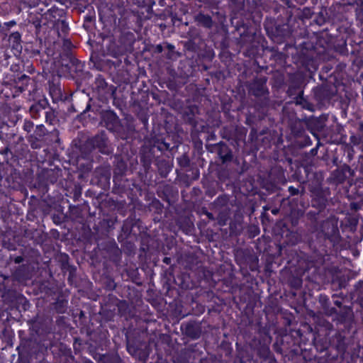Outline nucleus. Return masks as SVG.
Instances as JSON below:
<instances>
[{"label":"nucleus","instance_id":"obj_1","mask_svg":"<svg viewBox=\"0 0 363 363\" xmlns=\"http://www.w3.org/2000/svg\"><path fill=\"white\" fill-rule=\"evenodd\" d=\"M266 77L255 79L249 85V93L256 97L264 96L269 91Z\"/></svg>","mask_w":363,"mask_h":363},{"label":"nucleus","instance_id":"obj_2","mask_svg":"<svg viewBox=\"0 0 363 363\" xmlns=\"http://www.w3.org/2000/svg\"><path fill=\"white\" fill-rule=\"evenodd\" d=\"M49 106L47 99H41L33 104L30 108V113L33 119H38L42 115H44L46 109Z\"/></svg>","mask_w":363,"mask_h":363},{"label":"nucleus","instance_id":"obj_3","mask_svg":"<svg viewBox=\"0 0 363 363\" xmlns=\"http://www.w3.org/2000/svg\"><path fill=\"white\" fill-rule=\"evenodd\" d=\"M102 117L103 121L108 130H115L120 125V120L113 111H106L103 114Z\"/></svg>","mask_w":363,"mask_h":363},{"label":"nucleus","instance_id":"obj_4","mask_svg":"<svg viewBox=\"0 0 363 363\" xmlns=\"http://www.w3.org/2000/svg\"><path fill=\"white\" fill-rule=\"evenodd\" d=\"M91 143L92 145L98 148L101 152L104 154L108 153V151L106 150L107 138L104 134L96 135L91 138Z\"/></svg>","mask_w":363,"mask_h":363},{"label":"nucleus","instance_id":"obj_5","mask_svg":"<svg viewBox=\"0 0 363 363\" xmlns=\"http://www.w3.org/2000/svg\"><path fill=\"white\" fill-rule=\"evenodd\" d=\"M184 333L192 339H198L201 335V330L199 326L188 323L185 325Z\"/></svg>","mask_w":363,"mask_h":363},{"label":"nucleus","instance_id":"obj_6","mask_svg":"<svg viewBox=\"0 0 363 363\" xmlns=\"http://www.w3.org/2000/svg\"><path fill=\"white\" fill-rule=\"evenodd\" d=\"M295 103L297 105H300L303 108L313 111V105L308 102L303 96V91H301L294 98Z\"/></svg>","mask_w":363,"mask_h":363},{"label":"nucleus","instance_id":"obj_7","mask_svg":"<svg viewBox=\"0 0 363 363\" xmlns=\"http://www.w3.org/2000/svg\"><path fill=\"white\" fill-rule=\"evenodd\" d=\"M196 21L207 28H211L213 26L212 18L203 13H199L196 17Z\"/></svg>","mask_w":363,"mask_h":363},{"label":"nucleus","instance_id":"obj_8","mask_svg":"<svg viewBox=\"0 0 363 363\" xmlns=\"http://www.w3.org/2000/svg\"><path fill=\"white\" fill-rule=\"evenodd\" d=\"M320 302L323 305L325 313L328 315H332L337 313V311L334 308H329V298L327 296L320 295Z\"/></svg>","mask_w":363,"mask_h":363},{"label":"nucleus","instance_id":"obj_9","mask_svg":"<svg viewBox=\"0 0 363 363\" xmlns=\"http://www.w3.org/2000/svg\"><path fill=\"white\" fill-rule=\"evenodd\" d=\"M9 42L13 49H18L21 48V35L18 32L12 33L9 38Z\"/></svg>","mask_w":363,"mask_h":363},{"label":"nucleus","instance_id":"obj_10","mask_svg":"<svg viewBox=\"0 0 363 363\" xmlns=\"http://www.w3.org/2000/svg\"><path fill=\"white\" fill-rule=\"evenodd\" d=\"M47 130L43 125H38L34 132V135H31V138H34L37 141H42L43 138L47 135Z\"/></svg>","mask_w":363,"mask_h":363},{"label":"nucleus","instance_id":"obj_11","mask_svg":"<svg viewBox=\"0 0 363 363\" xmlns=\"http://www.w3.org/2000/svg\"><path fill=\"white\" fill-rule=\"evenodd\" d=\"M50 94L52 99V101L54 102H56V101L60 99L62 91L60 88L56 87V86L53 85L50 86Z\"/></svg>","mask_w":363,"mask_h":363},{"label":"nucleus","instance_id":"obj_12","mask_svg":"<svg viewBox=\"0 0 363 363\" xmlns=\"http://www.w3.org/2000/svg\"><path fill=\"white\" fill-rule=\"evenodd\" d=\"M229 218V211L224 210L220 211L218 216V223L220 225L223 226L226 224L227 220Z\"/></svg>","mask_w":363,"mask_h":363},{"label":"nucleus","instance_id":"obj_13","mask_svg":"<svg viewBox=\"0 0 363 363\" xmlns=\"http://www.w3.org/2000/svg\"><path fill=\"white\" fill-rule=\"evenodd\" d=\"M44 115L45 117L46 123H48L49 124H52V123L55 118V115H54L53 111L51 110V108H50L48 107V109H46Z\"/></svg>","mask_w":363,"mask_h":363},{"label":"nucleus","instance_id":"obj_14","mask_svg":"<svg viewBox=\"0 0 363 363\" xmlns=\"http://www.w3.org/2000/svg\"><path fill=\"white\" fill-rule=\"evenodd\" d=\"M33 128V123L28 120H25L23 125V129L29 133Z\"/></svg>","mask_w":363,"mask_h":363},{"label":"nucleus","instance_id":"obj_15","mask_svg":"<svg viewBox=\"0 0 363 363\" xmlns=\"http://www.w3.org/2000/svg\"><path fill=\"white\" fill-rule=\"evenodd\" d=\"M218 155H220L223 162L230 161L233 157L231 152H228L225 155H222V150L219 151Z\"/></svg>","mask_w":363,"mask_h":363},{"label":"nucleus","instance_id":"obj_16","mask_svg":"<svg viewBox=\"0 0 363 363\" xmlns=\"http://www.w3.org/2000/svg\"><path fill=\"white\" fill-rule=\"evenodd\" d=\"M96 86L98 88H101L102 89H104L106 86V85H107V84L105 82L104 79H103V78H101L100 77L96 78Z\"/></svg>","mask_w":363,"mask_h":363},{"label":"nucleus","instance_id":"obj_17","mask_svg":"<svg viewBox=\"0 0 363 363\" xmlns=\"http://www.w3.org/2000/svg\"><path fill=\"white\" fill-rule=\"evenodd\" d=\"M66 303L64 301H60L57 303L56 309L58 313H63L65 311Z\"/></svg>","mask_w":363,"mask_h":363},{"label":"nucleus","instance_id":"obj_18","mask_svg":"<svg viewBox=\"0 0 363 363\" xmlns=\"http://www.w3.org/2000/svg\"><path fill=\"white\" fill-rule=\"evenodd\" d=\"M228 201L226 196H219L215 201V203L218 206H224Z\"/></svg>","mask_w":363,"mask_h":363},{"label":"nucleus","instance_id":"obj_19","mask_svg":"<svg viewBox=\"0 0 363 363\" xmlns=\"http://www.w3.org/2000/svg\"><path fill=\"white\" fill-rule=\"evenodd\" d=\"M62 47L65 50H70L72 48V43L69 40L65 39L63 40Z\"/></svg>","mask_w":363,"mask_h":363},{"label":"nucleus","instance_id":"obj_20","mask_svg":"<svg viewBox=\"0 0 363 363\" xmlns=\"http://www.w3.org/2000/svg\"><path fill=\"white\" fill-rule=\"evenodd\" d=\"M50 136L53 138V140L55 143H58L60 141L59 138V131L56 129L53 130L50 133Z\"/></svg>","mask_w":363,"mask_h":363},{"label":"nucleus","instance_id":"obj_21","mask_svg":"<svg viewBox=\"0 0 363 363\" xmlns=\"http://www.w3.org/2000/svg\"><path fill=\"white\" fill-rule=\"evenodd\" d=\"M30 142V146L33 149H38L40 147V145L38 143V141L35 140L34 138H31L29 140Z\"/></svg>","mask_w":363,"mask_h":363},{"label":"nucleus","instance_id":"obj_22","mask_svg":"<svg viewBox=\"0 0 363 363\" xmlns=\"http://www.w3.org/2000/svg\"><path fill=\"white\" fill-rule=\"evenodd\" d=\"M289 192L291 196H295L299 194V190L292 186H290L289 187Z\"/></svg>","mask_w":363,"mask_h":363},{"label":"nucleus","instance_id":"obj_23","mask_svg":"<svg viewBox=\"0 0 363 363\" xmlns=\"http://www.w3.org/2000/svg\"><path fill=\"white\" fill-rule=\"evenodd\" d=\"M357 291L358 292V295L359 296L363 295V281H359L358 283V285L357 286Z\"/></svg>","mask_w":363,"mask_h":363},{"label":"nucleus","instance_id":"obj_24","mask_svg":"<svg viewBox=\"0 0 363 363\" xmlns=\"http://www.w3.org/2000/svg\"><path fill=\"white\" fill-rule=\"evenodd\" d=\"M163 51V48L161 45H157L155 47V52L157 53H161Z\"/></svg>","mask_w":363,"mask_h":363},{"label":"nucleus","instance_id":"obj_25","mask_svg":"<svg viewBox=\"0 0 363 363\" xmlns=\"http://www.w3.org/2000/svg\"><path fill=\"white\" fill-rule=\"evenodd\" d=\"M205 214H206V216L208 217V219L212 220H215V218H214V216H213V213H210V212L206 211V212L205 213Z\"/></svg>","mask_w":363,"mask_h":363},{"label":"nucleus","instance_id":"obj_26","mask_svg":"<svg viewBox=\"0 0 363 363\" xmlns=\"http://www.w3.org/2000/svg\"><path fill=\"white\" fill-rule=\"evenodd\" d=\"M23 261V258L21 256H18L14 259V262L19 264Z\"/></svg>","mask_w":363,"mask_h":363},{"label":"nucleus","instance_id":"obj_27","mask_svg":"<svg viewBox=\"0 0 363 363\" xmlns=\"http://www.w3.org/2000/svg\"><path fill=\"white\" fill-rule=\"evenodd\" d=\"M7 27L13 26L16 25V22L14 21H11L9 22H6L4 23Z\"/></svg>","mask_w":363,"mask_h":363},{"label":"nucleus","instance_id":"obj_28","mask_svg":"<svg viewBox=\"0 0 363 363\" xmlns=\"http://www.w3.org/2000/svg\"><path fill=\"white\" fill-rule=\"evenodd\" d=\"M334 304L336 305L339 308L342 306V302L338 299L334 300Z\"/></svg>","mask_w":363,"mask_h":363},{"label":"nucleus","instance_id":"obj_29","mask_svg":"<svg viewBox=\"0 0 363 363\" xmlns=\"http://www.w3.org/2000/svg\"><path fill=\"white\" fill-rule=\"evenodd\" d=\"M271 212H272V213L273 215H277V214H278V213H279V208H273V209L271 211Z\"/></svg>","mask_w":363,"mask_h":363},{"label":"nucleus","instance_id":"obj_30","mask_svg":"<svg viewBox=\"0 0 363 363\" xmlns=\"http://www.w3.org/2000/svg\"><path fill=\"white\" fill-rule=\"evenodd\" d=\"M170 262H171V259L169 257H164L163 259V262L167 264H170Z\"/></svg>","mask_w":363,"mask_h":363},{"label":"nucleus","instance_id":"obj_31","mask_svg":"<svg viewBox=\"0 0 363 363\" xmlns=\"http://www.w3.org/2000/svg\"><path fill=\"white\" fill-rule=\"evenodd\" d=\"M288 94L289 96H292L294 94V88H289L288 90Z\"/></svg>","mask_w":363,"mask_h":363},{"label":"nucleus","instance_id":"obj_32","mask_svg":"<svg viewBox=\"0 0 363 363\" xmlns=\"http://www.w3.org/2000/svg\"><path fill=\"white\" fill-rule=\"evenodd\" d=\"M20 79H23V80H28V79H29V77H28L27 75H26V74H23V75L21 77V78H20Z\"/></svg>","mask_w":363,"mask_h":363},{"label":"nucleus","instance_id":"obj_33","mask_svg":"<svg viewBox=\"0 0 363 363\" xmlns=\"http://www.w3.org/2000/svg\"><path fill=\"white\" fill-rule=\"evenodd\" d=\"M62 26L65 30H67L68 29V26L67 24H65L64 22L62 23Z\"/></svg>","mask_w":363,"mask_h":363},{"label":"nucleus","instance_id":"obj_34","mask_svg":"<svg viewBox=\"0 0 363 363\" xmlns=\"http://www.w3.org/2000/svg\"><path fill=\"white\" fill-rule=\"evenodd\" d=\"M168 48H169V50H173V49L174 48V45H171V44H169V45H168Z\"/></svg>","mask_w":363,"mask_h":363},{"label":"nucleus","instance_id":"obj_35","mask_svg":"<svg viewBox=\"0 0 363 363\" xmlns=\"http://www.w3.org/2000/svg\"><path fill=\"white\" fill-rule=\"evenodd\" d=\"M264 211H267L269 209V208L267 206H265L263 207Z\"/></svg>","mask_w":363,"mask_h":363},{"label":"nucleus","instance_id":"obj_36","mask_svg":"<svg viewBox=\"0 0 363 363\" xmlns=\"http://www.w3.org/2000/svg\"><path fill=\"white\" fill-rule=\"evenodd\" d=\"M311 151H312V152H316L317 150H316V149H313Z\"/></svg>","mask_w":363,"mask_h":363}]
</instances>
